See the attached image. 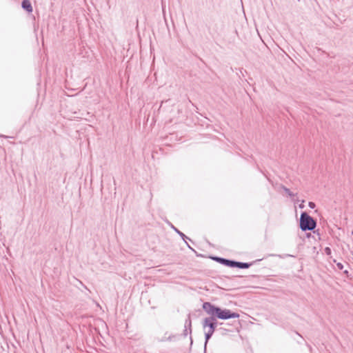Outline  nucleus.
Returning a JSON list of instances; mask_svg holds the SVG:
<instances>
[{
	"mask_svg": "<svg viewBox=\"0 0 353 353\" xmlns=\"http://www.w3.org/2000/svg\"><path fill=\"white\" fill-rule=\"evenodd\" d=\"M344 273L347 274L348 271L347 270H344Z\"/></svg>",
	"mask_w": 353,
	"mask_h": 353,
	"instance_id": "nucleus-21",
	"label": "nucleus"
},
{
	"mask_svg": "<svg viewBox=\"0 0 353 353\" xmlns=\"http://www.w3.org/2000/svg\"><path fill=\"white\" fill-rule=\"evenodd\" d=\"M190 345H192V343H193V341H192V336H190Z\"/></svg>",
	"mask_w": 353,
	"mask_h": 353,
	"instance_id": "nucleus-20",
	"label": "nucleus"
},
{
	"mask_svg": "<svg viewBox=\"0 0 353 353\" xmlns=\"http://www.w3.org/2000/svg\"><path fill=\"white\" fill-rule=\"evenodd\" d=\"M325 252L327 254H331V250L330 248L327 247L325 248Z\"/></svg>",
	"mask_w": 353,
	"mask_h": 353,
	"instance_id": "nucleus-16",
	"label": "nucleus"
},
{
	"mask_svg": "<svg viewBox=\"0 0 353 353\" xmlns=\"http://www.w3.org/2000/svg\"><path fill=\"white\" fill-rule=\"evenodd\" d=\"M172 228L182 238V239L185 241V239H189L182 232L179 230L174 225H172Z\"/></svg>",
	"mask_w": 353,
	"mask_h": 353,
	"instance_id": "nucleus-11",
	"label": "nucleus"
},
{
	"mask_svg": "<svg viewBox=\"0 0 353 353\" xmlns=\"http://www.w3.org/2000/svg\"><path fill=\"white\" fill-rule=\"evenodd\" d=\"M303 203H304V201H302V203L299 205V208H301V209L304 208Z\"/></svg>",
	"mask_w": 353,
	"mask_h": 353,
	"instance_id": "nucleus-17",
	"label": "nucleus"
},
{
	"mask_svg": "<svg viewBox=\"0 0 353 353\" xmlns=\"http://www.w3.org/2000/svg\"><path fill=\"white\" fill-rule=\"evenodd\" d=\"M308 205L312 209H314L316 207V204L312 201L309 202Z\"/></svg>",
	"mask_w": 353,
	"mask_h": 353,
	"instance_id": "nucleus-15",
	"label": "nucleus"
},
{
	"mask_svg": "<svg viewBox=\"0 0 353 353\" xmlns=\"http://www.w3.org/2000/svg\"><path fill=\"white\" fill-rule=\"evenodd\" d=\"M21 7L23 10L29 13L32 12V6L29 0H23L21 3Z\"/></svg>",
	"mask_w": 353,
	"mask_h": 353,
	"instance_id": "nucleus-6",
	"label": "nucleus"
},
{
	"mask_svg": "<svg viewBox=\"0 0 353 353\" xmlns=\"http://www.w3.org/2000/svg\"><path fill=\"white\" fill-rule=\"evenodd\" d=\"M212 335H213V334L205 332V333L204 352H205L208 342L210 340V339L212 337Z\"/></svg>",
	"mask_w": 353,
	"mask_h": 353,
	"instance_id": "nucleus-10",
	"label": "nucleus"
},
{
	"mask_svg": "<svg viewBox=\"0 0 353 353\" xmlns=\"http://www.w3.org/2000/svg\"><path fill=\"white\" fill-rule=\"evenodd\" d=\"M203 310L209 315H214L221 320H228L239 317V314L229 309H222L210 302H204L202 306Z\"/></svg>",
	"mask_w": 353,
	"mask_h": 353,
	"instance_id": "nucleus-1",
	"label": "nucleus"
},
{
	"mask_svg": "<svg viewBox=\"0 0 353 353\" xmlns=\"http://www.w3.org/2000/svg\"><path fill=\"white\" fill-rule=\"evenodd\" d=\"M210 317L205 318L203 321H208V323L214 324V326L216 327L217 325V317L214 315H210Z\"/></svg>",
	"mask_w": 353,
	"mask_h": 353,
	"instance_id": "nucleus-9",
	"label": "nucleus"
},
{
	"mask_svg": "<svg viewBox=\"0 0 353 353\" xmlns=\"http://www.w3.org/2000/svg\"><path fill=\"white\" fill-rule=\"evenodd\" d=\"M203 327L205 329V327H208L207 332H210L212 334H214L216 327L214 326V324L212 323H208V321H203L202 323Z\"/></svg>",
	"mask_w": 353,
	"mask_h": 353,
	"instance_id": "nucleus-7",
	"label": "nucleus"
},
{
	"mask_svg": "<svg viewBox=\"0 0 353 353\" xmlns=\"http://www.w3.org/2000/svg\"><path fill=\"white\" fill-rule=\"evenodd\" d=\"M299 226L301 230L303 232L311 231L314 230L316 227V221L307 212H303L300 216Z\"/></svg>",
	"mask_w": 353,
	"mask_h": 353,
	"instance_id": "nucleus-2",
	"label": "nucleus"
},
{
	"mask_svg": "<svg viewBox=\"0 0 353 353\" xmlns=\"http://www.w3.org/2000/svg\"><path fill=\"white\" fill-rule=\"evenodd\" d=\"M211 259L216 262H219V263H221L222 265H225V266L230 267V268H232V266L233 260H230V259L221 258L219 256H212V257H211Z\"/></svg>",
	"mask_w": 353,
	"mask_h": 353,
	"instance_id": "nucleus-5",
	"label": "nucleus"
},
{
	"mask_svg": "<svg viewBox=\"0 0 353 353\" xmlns=\"http://www.w3.org/2000/svg\"><path fill=\"white\" fill-rule=\"evenodd\" d=\"M210 317L205 318L203 321H208V323L214 324V326L216 327L217 325V317L214 315H210Z\"/></svg>",
	"mask_w": 353,
	"mask_h": 353,
	"instance_id": "nucleus-8",
	"label": "nucleus"
},
{
	"mask_svg": "<svg viewBox=\"0 0 353 353\" xmlns=\"http://www.w3.org/2000/svg\"><path fill=\"white\" fill-rule=\"evenodd\" d=\"M281 188L285 191V192L290 197H293L294 194L290 191V190L285 186L281 185Z\"/></svg>",
	"mask_w": 353,
	"mask_h": 353,
	"instance_id": "nucleus-12",
	"label": "nucleus"
},
{
	"mask_svg": "<svg viewBox=\"0 0 353 353\" xmlns=\"http://www.w3.org/2000/svg\"><path fill=\"white\" fill-rule=\"evenodd\" d=\"M175 337H176V336H174V335H172V336H168V337L166 339V340H167V341H172V340L174 338H175ZM165 341V339H161V340H160V341Z\"/></svg>",
	"mask_w": 353,
	"mask_h": 353,
	"instance_id": "nucleus-13",
	"label": "nucleus"
},
{
	"mask_svg": "<svg viewBox=\"0 0 353 353\" xmlns=\"http://www.w3.org/2000/svg\"><path fill=\"white\" fill-rule=\"evenodd\" d=\"M336 267L339 270H343L344 268L343 265L341 263H337Z\"/></svg>",
	"mask_w": 353,
	"mask_h": 353,
	"instance_id": "nucleus-14",
	"label": "nucleus"
},
{
	"mask_svg": "<svg viewBox=\"0 0 353 353\" xmlns=\"http://www.w3.org/2000/svg\"><path fill=\"white\" fill-rule=\"evenodd\" d=\"M192 333V320L190 314L188 315V318L185 321L184 323V330H183V336H186L188 334H191Z\"/></svg>",
	"mask_w": 353,
	"mask_h": 353,
	"instance_id": "nucleus-3",
	"label": "nucleus"
},
{
	"mask_svg": "<svg viewBox=\"0 0 353 353\" xmlns=\"http://www.w3.org/2000/svg\"><path fill=\"white\" fill-rule=\"evenodd\" d=\"M185 242L186 243V244H187L188 247L190 250H192V251L195 252V250H194L193 248H192L190 247V245L186 242V241H185Z\"/></svg>",
	"mask_w": 353,
	"mask_h": 353,
	"instance_id": "nucleus-18",
	"label": "nucleus"
},
{
	"mask_svg": "<svg viewBox=\"0 0 353 353\" xmlns=\"http://www.w3.org/2000/svg\"><path fill=\"white\" fill-rule=\"evenodd\" d=\"M261 259H258L252 263H244L233 261L232 268H238L240 269H247L249 268L256 261H260Z\"/></svg>",
	"mask_w": 353,
	"mask_h": 353,
	"instance_id": "nucleus-4",
	"label": "nucleus"
},
{
	"mask_svg": "<svg viewBox=\"0 0 353 353\" xmlns=\"http://www.w3.org/2000/svg\"><path fill=\"white\" fill-rule=\"evenodd\" d=\"M0 137H3V138H12V137H8V136H5V135H0Z\"/></svg>",
	"mask_w": 353,
	"mask_h": 353,
	"instance_id": "nucleus-19",
	"label": "nucleus"
}]
</instances>
